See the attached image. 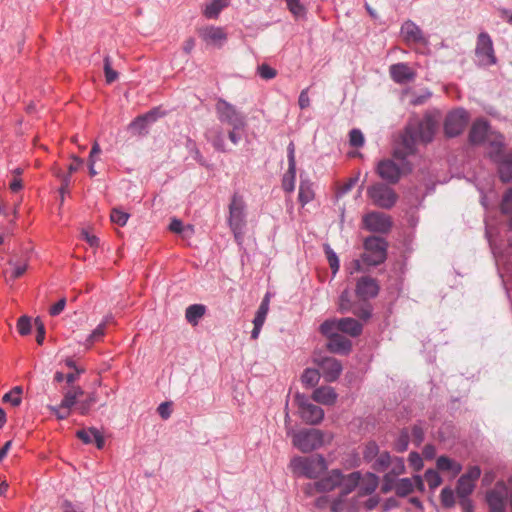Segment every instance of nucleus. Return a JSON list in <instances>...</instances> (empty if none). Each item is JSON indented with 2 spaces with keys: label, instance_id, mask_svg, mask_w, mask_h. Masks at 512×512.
Here are the masks:
<instances>
[{
  "label": "nucleus",
  "instance_id": "nucleus-41",
  "mask_svg": "<svg viewBox=\"0 0 512 512\" xmlns=\"http://www.w3.org/2000/svg\"><path fill=\"white\" fill-rule=\"evenodd\" d=\"M324 253L326 255L329 266L332 270V273L335 275L340 268V261L336 252L330 247L328 243L323 245Z\"/></svg>",
  "mask_w": 512,
  "mask_h": 512
},
{
  "label": "nucleus",
  "instance_id": "nucleus-25",
  "mask_svg": "<svg viewBox=\"0 0 512 512\" xmlns=\"http://www.w3.org/2000/svg\"><path fill=\"white\" fill-rule=\"evenodd\" d=\"M437 470L442 472H451L458 475L462 471V465L447 455H441L436 460Z\"/></svg>",
  "mask_w": 512,
  "mask_h": 512
},
{
  "label": "nucleus",
  "instance_id": "nucleus-37",
  "mask_svg": "<svg viewBox=\"0 0 512 512\" xmlns=\"http://www.w3.org/2000/svg\"><path fill=\"white\" fill-rule=\"evenodd\" d=\"M319 380L320 373L315 368H306L301 375V381L307 388L315 387Z\"/></svg>",
  "mask_w": 512,
  "mask_h": 512
},
{
  "label": "nucleus",
  "instance_id": "nucleus-13",
  "mask_svg": "<svg viewBox=\"0 0 512 512\" xmlns=\"http://www.w3.org/2000/svg\"><path fill=\"white\" fill-rule=\"evenodd\" d=\"M287 159L288 169L282 177L281 186L286 193H292L295 189L297 172L295 159V145L293 141H290V143L287 146Z\"/></svg>",
  "mask_w": 512,
  "mask_h": 512
},
{
  "label": "nucleus",
  "instance_id": "nucleus-22",
  "mask_svg": "<svg viewBox=\"0 0 512 512\" xmlns=\"http://www.w3.org/2000/svg\"><path fill=\"white\" fill-rule=\"evenodd\" d=\"M338 331L351 337H358L363 332V325L360 321L352 317H344L337 320Z\"/></svg>",
  "mask_w": 512,
  "mask_h": 512
},
{
  "label": "nucleus",
  "instance_id": "nucleus-6",
  "mask_svg": "<svg viewBox=\"0 0 512 512\" xmlns=\"http://www.w3.org/2000/svg\"><path fill=\"white\" fill-rule=\"evenodd\" d=\"M294 402L298 408L300 418L306 424L315 426L323 421L324 410L320 406L311 403L304 393L296 392Z\"/></svg>",
  "mask_w": 512,
  "mask_h": 512
},
{
  "label": "nucleus",
  "instance_id": "nucleus-54",
  "mask_svg": "<svg viewBox=\"0 0 512 512\" xmlns=\"http://www.w3.org/2000/svg\"><path fill=\"white\" fill-rule=\"evenodd\" d=\"M289 11L297 18L305 16V7L300 3V0H286Z\"/></svg>",
  "mask_w": 512,
  "mask_h": 512
},
{
  "label": "nucleus",
  "instance_id": "nucleus-9",
  "mask_svg": "<svg viewBox=\"0 0 512 512\" xmlns=\"http://www.w3.org/2000/svg\"><path fill=\"white\" fill-rule=\"evenodd\" d=\"M216 112L220 122L231 125L234 130L243 129L246 125L245 117L237 111L235 106L222 98H219L216 103Z\"/></svg>",
  "mask_w": 512,
  "mask_h": 512
},
{
  "label": "nucleus",
  "instance_id": "nucleus-2",
  "mask_svg": "<svg viewBox=\"0 0 512 512\" xmlns=\"http://www.w3.org/2000/svg\"><path fill=\"white\" fill-rule=\"evenodd\" d=\"M388 241L376 235L367 236L363 241L364 253L361 254L363 264L369 267H377L387 260Z\"/></svg>",
  "mask_w": 512,
  "mask_h": 512
},
{
  "label": "nucleus",
  "instance_id": "nucleus-17",
  "mask_svg": "<svg viewBox=\"0 0 512 512\" xmlns=\"http://www.w3.org/2000/svg\"><path fill=\"white\" fill-rule=\"evenodd\" d=\"M476 55L477 57L487 64H495L496 57L493 49V42L491 37L482 32L478 35L477 43H476Z\"/></svg>",
  "mask_w": 512,
  "mask_h": 512
},
{
  "label": "nucleus",
  "instance_id": "nucleus-62",
  "mask_svg": "<svg viewBox=\"0 0 512 512\" xmlns=\"http://www.w3.org/2000/svg\"><path fill=\"white\" fill-rule=\"evenodd\" d=\"M394 466L389 473H392L393 476L398 477L406 472V466L404 462V458L402 457H394Z\"/></svg>",
  "mask_w": 512,
  "mask_h": 512
},
{
  "label": "nucleus",
  "instance_id": "nucleus-47",
  "mask_svg": "<svg viewBox=\"0 0 512 512\" xmlns=\"http://www.w3.org/2000/svg\"><path fill=\"white\" fill-rule=\"evenodd\" d=\"M109 317H106L105 321L101 322L86 338L87 345H92L95 341L101 339L105 334V326L109 323Z\"/></svg>",
  "mask_w": 512,
  "mask_h": 512
},
{
  "label": "nucleus",
  "instance_id": "nucleus-28",
  "mask_svg": "<svg viewBox=\"0 0 512 512\" xmlns=\"http://www.w3.org/2000/svg\"><path fill=\"white\" fill-rule=\"evenodd\" d=\"M206 306L203 304H192L189 305L185 310L186 321L192 326L198 325L200 319L206 313Z\"/></svg>",
  "mask_w": 512,
  "mask_h": 512
},
{
  "label": "nucleus",
  "instance_id": "nucleus-27",
  "mask_svg": "<svg viewBox=\"0 0 512 512\" xmlns=\"http://www.w3.org/2000/svg\"><path fill=\"white\" fill-rule=\"evenodd\" d=\"M314 191L312 188V182L309 179H303L302 174L300 175V185L298 193V201L302 207L311 202L314 198Z\"/></svg>",
  "mask_w": 512,
  "mask_h": 512
},
{
  "label": "nucleus",
  "instance_id": "nucleus-51",
  "mask_svg": "<svg viewBox=\"0 0 512 512\" xmlns=\"http://www.w3.org/2000/svg\"><path fill=\"white\" fill-rule=\"evenodd\" d=\"M130 217V214L127 212L122 211L119 208H113L111 210L110 219L113 223L123 227L126 225L128 219Z\"/></svg>",
  "mask_w": 512,
  "mask_h": 512
},
{
  "label": "nucleus",
  "instance_id": "nucleus-30",
  "mask_svg": "<svg viewBox=\"0 0 512 512\" xmlns=\"http://www.w3.org/2000/svg\"><path fill=\"white\" fill-rule=\"evenodd\" d=\"M365 479V483L359 489V496L371 495L379 485V477L373 472H367Z\"/></svg>",
  "mask_w": 512,
  "mask_h": 512
},
{
  "label": "nucleus",
  "instance_id": "nucleus-12",
  "mask_svg": "<svg viewBox=\"0 0 512 512\" xmlns=\"http://www.w3.org/2000/svg\"><path fill=\"white\" fill-rule=\"evenodd\" d=\"M314 362L322 370V376L327 383L335 382L342 373V363L334 357L325 356L315 359Z\"/></svg>",
  "mask_w": 512,
  "mask_h": 512
},
{
  "label": "nucleus",
  "instance_id": "nucleus-4",
  "mask_svg": "<svg viewBox=\"0 0 512 512\" xmlns=\"http://www.w3.org/2000/svg\"><path fill=\"white\" fill-rule=\"evenodd\" d=\"M245 202L242 196L233 194L229 204L228 223L236 240H241L246 226Z\"/></svg>",
  "mask_w": 512,
  "mask_h": 512
},
{
  "label": "nucleus",
  "instance_id": "nucleus-10",
  "mask_svg": "<svg viewBox=\"0 0 512 512\" xmlns=\"http://www.w3.org/2000/svg\"><path fill=\"white\" fill-rule=\"evenodd\" d=\"M199 38L207 45L212 47H222L227 39L228 35L223 27L206 25L197 29Z\"/></svg>",
  "mask_w": 512,
  "mask_h": 512
},
{
  "label": "nucleus",
  "instance_id": "nucleus-60",
  "mask_svg": "<svg viewBox=\"0 0 512 512\" xmlns=\"http://www.w3.org/2000/svg\"><path fill=\"white\" fill-rule=\"evenodd\" d=\"M481 476V468L478 465H474L468 468V470L460 476V478H464V480H469L473 483Z\"/></svg>",
  "mask_w": 512,
  "mask_h": 512
},
{
  "label": "nucleus",
  "instance_id": "nucleus-45",
  "mask_svg": "<svg viewBox=\"0 0 512 512\" xmlns=\"http://www.w3.org/2000/svg\"><path fill=\"white\" fill-rule=\"evenodd\" d=\"M98 397L96 392H91L84 400L79 401L78 411L81 415H87L91 407L97 402Z\"/></svg>",
  "mask_w": 512,
  "mask_h": 512
},
{
  "label": "nucleus",
  "instance_id": "nucleus-52",
  "mask_svg": "<svg viewBox=\"0 0 512 512\" xmlns=\"http://www.w3.org/2000/svg\"><path fill=\"white\" fill-rule=\"evenodd\" d=\"M365 143V138L360 129L353 128L349 132V144L352 147L359 148L362 147Z\"/></svg>",
  "mask_w": 512,
  "mask_h": 512
},
{
  "label": "nucleus",
  "instance_id": "nucleus-32",
  "mask_svg": "<svg viewBox=\"0 0 512 512\" xmlns=\"http://www.w3.org/2000/svg\"><path fill=\"white\" fill-rule=\"evenodd\" d=\"M149 124L145 121L142 115L137 116L133 119L127 129L133 134L138 136H146L149 133Z\"/></svg>",
  "mask_w": 512,
  "mask_h": 512
},
{
  "label": "nucleus",
  "instance_id": "nucleus-7",
  "mask_svg": "<svg viewBox=\"0 0 512 512\" xmlns=\"http://www.w3.org/2000/svg\"><path fill=\"white\" fill-rule=\"evenodd\" d=\"M367 196L379 208L389 210L396 204L398 195L387 184L377 182L367 188Z\"/></svg>",
  "mask_w": 512,
  "mask_h": 512
},
{
  "label": "nucleus",
  "instance_id": "nucleus-53",
  "mask_svg": "<svg viewBox=\"0 0 512 512\" xmlns=\"http://www.w3.org/2000/svg\"><path fill=\"white\" fill-rule=\"evenodd\" d=\"M17 330L22 336L29 335L32 330L31 318L27 315L21 316L17 321Z\"/></svg>",
  "mask_w": 512,
  "mask_h": 512
},
{
  "label": "nucleus",
  "instance_id": "nucleus-58",
  "mask_svg": "<svg viewBox=\"0 0 512 512\" xmlns=\"http://www.w3.org/2000/svg\"><path fill=\"white\" fill-rule=\"evenodd\" d=\"M408 462H409V465L416 472L420 471L424 466V462H423L421 455L416 451L410 452V454L408 456Z\"/></svg>",
  "mask_w": 512,
  "mask_h": 512
},
{
  "label": "nucleus",
  "instance_id": "nucleus-38",
  "mask_svg": "<svg viewBox=\"0 0 512 512\" xmlns=\"http://www.w3.org/2000/svg\"><path fill=\"white\" fill-rule=\"evenodd\" d=\"M410 442L409 430L404 427L400 430L399 436L393 443V449L398 453L407 451Z\"/></svg>",
  "mask_w": 512,
  "mask_h": 512
},
{
  "label": "nucleus",
  "instance_id": "nucleus-16",
  "mask_svg": "<svg viewBox=\"0 0 512 512\" xmlns=\"http://www.w3.org/2000/svg\"><path fill=\"white\" fill-rule=\"evenodd\" d=\"M343 479L344 475L342 471L340 469H333L327 476L315 481L314 483H309L307 487H313L319 493H326L340 486Z\"/></svg>",
  "mask_w": 512,
  "mask_h": 512
},
{
  "label": "nucleus",
  "instance_id": "nucleus-29",
  "mask_svg": "<svg viewBox=\"0 0 512 512\" xmlns=\"http://www.w3.org/2000/svg\"><path fill=\"white\" fill-rule=\"evenodd\" d=\"M229 5V0H210L203 10V15L207 19L218 18L221 11Z\"/></svg>",
  "mask_w": 512,
  "mask_h": 512
},
{
  "label": "nucleus",
  "instance_id": "nucleus-19",
  "mask_svg": "<svg viewBox=\"0 0 512 512\" xmlns=\"http://www.w3.org/2000/svg\"><path fill=\"white\" fill-rule=\"evenodd\" d=\"M326 348L329 352L347 356L352 351V342L342 334H333L329 336Z\"/></svg>",
  "mask_w": 512,
  "mask_h": 512
},
{
  "label": "nucleus",
  "instance_id": "nucleus-61",
  "mask_svg": "<svg viewBox=\"0 0 512 512\" xmlns=\"http://www.w3.org/2000/svg\"><path fill=\"white\" fill-rule=\"evenodd\" d=\"M34 324L36 327V342L38 345H42L44 343L46 334L45 325L39 317L35 318Z\"/></svg>",
  "mask_w": 512,
  "mask_h": 512
},
{
  "label": "nucleus",
  "instance_id": "nucleus-48",
  "mask_svg": "<svg viewBox=\"0 0 512 512\" xmlns=\"http://www.w3.org/2000/svg\"><path fill=\"white\" fill-rule=\"evenodd\" d=\"M337 320L338 319H327L320 325L319 331L327 339H329L330 335L339 334L338 332H335V330L338 331Z\"/></svg>",
  "mask_w": 512,
  "mask_h": 512
},
{
  "label": "nucleus",
  "instance_id": "nucleus-26",
  "mask_svg": "<svg viewBox=\"0 0 512 512\" xmlns=\"http://www.w3.org/2000/svg\"><path fill=\"white\" fill-rule=\"evenodd\" d=\"M436 132V123L431 116H427L419 127V136L422 142L431 143Z\"/></svg>",
  "mask_w": 512,
  "mask_h": 512
},
{
  "label": "nucleus",
  "instance_id": "nucleus-34",
  "mask_svg": "<svg viewBox=\"0 0 512 512\" xmlns=\"http://www.w3.org/2000/svg\"><path fill=\"white\" fill-rule=\"evenodd\" d=\"M354 306L351 291L349 288H345L339 296L338 311L342 314L349 313L353 311Z\"/></svg>",
  "mask_w": 512,
  "mask_h": 512
},
{
  "label": "nucleus",
  "instance_id": "nucleus-15",
  "mask_svg": "<svg viewBox=\"0 0 512 512\" xmlns=\"http://www.w3.org/2000/svg\"><path fill=\"white\" fill-rule=\"evenodd\" d=\"M377 174L388 184H396L402 176L400 165L391 159L380 160L377 164Z\"/></svg>",
  "mask_w": 512,
  "mask_h": 512
},
{
  "label": "nucleus",
  "instance_id": "nucleus-21",
  "mask_svg": "<svg viewBox=\"0 0 512 512\" xmlns=\"http://www.w3.org/2000/svg\"><path fill=\"white\" fill-rule=\"evenodd\" d=\"M338 394L331 386H320L314 389L311 398L316 403L331 406L337 401Z\"/></svg>",
  "mask_w": 512,
  "mask_h": 512
},
{
  "label": "nucleus",
  "instance_id": "nucleus-3",
  "mask_svg": "<svg viewBox=\"0 0 512 512\" xmlns=\"http://www.w3.org/2000/svg\"><path fill=\"white\" fill-rule=\"evenodd\" d=\"M292 437L293 446L302 453H310L324 445V432L316 428H303L287 432Z\"/></svg>",
  "mask_w": 512,
  "mask_h": 512
},
{
  "label": "nucleus",
  "instance_id": "nucleus-35",
  "mask_svg": "<svg viewBox=\"0 0 512 512\" xmlns=\"http://www.w3.org/2000/svg\"><path fill=\"white\" fill-rule=\"evenodd\" d=\"M476 487V483H473L469 480H464V478H458L456 482L455 492L458 498H467L473 493Z\"/></svg>",
  "mask_w": 512,
  "mask_h": 512
},
{
  "label": "nucleus",
  "instance_id": "nucleus-18",
  "mask_svg": "<svg viewBox=\"0 0 512 512\" xmlns=\"http://www.w3.org/2000/svg\"><path fill=\"white\" fill-rule=\"evenodd\" d=\"M496 167V173L503 184L512 182V149L490 161Z\"/></svg>",
  "mask_w": 512,
  "mask_h": 512
},
{
  "label": "nucleus",
  "instance_id": "nucleus-8",
  "mask_svg": "<svg viewBox=\"0 0 512 512\" xmlns=\"http://www.w3.org/2000/svg\"><path fill=\"white\" fill-rule=\"evenodd\" d=\"M362 225L371 233L388 234L393 227V221L391 216L383 212L370 211L362 217Z\"/></svg>",
  "mask_w": 512,
  "mask_h": 512
},
{
  "label": "nucleus",
  "instance_id": "nucleus-46",
  "mask_svg": "<svg viewBox=\"0 0 512 512\" xmlns=\"http://www.w3.org/2000/svg\"><path fill=\"white\" fill-rule=\"evenodd\" d=\"M424 424H425V422L423 420H418L412 426L411 433H412V437H413V442L416 447H419L425 439V432H424V428H423Z\"/></svg>",
  "mask_w": 512,
  "mask_h": 512
},
{
  "label": "nucleus",
  "instance_id": "nucleus-40",
  "mask_svg": "<svg viewBox=\"0 0 512 512\" xmlns=\"http://www.w3.org/2000/svg\"><path fill=\"white\" fill-rule=\"evenodd\" d=\"M455 494L456 492L450 486L442 488L440 493L441 505L446 509L453 508L456 504Z\"/></svg>",
  "mask_w": 512,
  "mask_h": 512
},
{
  "label": "nucleus",
  "instance_id": "nucleus-23",
  "mask_svg": "<svg viewBox=\"0 0 512 512\" xmlns=\"http://www.w3.org/2000/svg\"><path fill=\"white\" fill-rule=\"evenodd\" d=\"M485 500L489 512H506L505 496L496 488L487 491Z\"/></svg>",
  "mask_w": 512,
  "mask_h": 512
},
{
  "label": "nucleus",
  "instance_id": "nucleus-39",
  "mask_svg": "<svg viewBox=\"0 0 512 512\" xmlns=\"http://www.w3.org/2000/svg\"><path fill=\"white\" fill-rule=\"evenodd\" d=\"M270 293H266L258 307L253 323L264 324L267 313L269 311Z\"/></svg>",
  "mask_w": 512,
  "mask_h": 512
},
{
  "label": "nucleus",
  "instance_id": "nucleus-50",
  "mask_svg": "<svg viewBox=\"0 0 512 512\" xmlns=\"http://www.w3.org/2000/svg\"><path fill=\"white\" fill-rule=\"evenodd\" d=\"M500 211L503 215H512V186L507 189L502 197Z\"/></svg>",
  "mask_w": 512,
  "mask_h": 512
},
{
  "label": "nucleus",
  "instance_id": "nucleus-36",
  "mask_svg": "<svg viewBox=\"0 0 512 512\" xmlns=\"http://www.w3.org/2000/svg\"><path fill=\"white\" fill-rule=\"evenodd\" d=\"M414 492V485L411 478H398L396 486V496L400 498L408 497Z\"/></svg>",
  "mask_w": 512,
  "mask_h": 512
},
{
  "label": "nucleus",
  "instance_id": "nucleus-55",
  "mask_svg": "<svg viewBox=\"0 0 512 512\" xmlns=\"http://www.w3.org/2000/svg\"><path fill=\"white\" fill-rule=\"evenodd\" d=\"M166 115V112L161 109L160 106L154 107L150 109L148 112L142 114V116L145 118V121L148 122L149 125L156 122L159 118Z\"/></svg>",
  "mask_w": 512,
  "mask_h": 512
},
{
  "label": "nucleus",
  "instance_id": "nucleus-5",
  "mask_svg": "<svg viewBox=\"0 0 512 512\" xmlns=\"http://www.w3.org/2000/svg\"><path fill=\"white\" fill-rule=\"evenodd\" d=\"M469 120L470 115L463 107L449 111L443 123L445 137L451 139L460 136L467 127Z\"/></svg>",
  "mask_w": 512,
  "mask_h": 512
},
{
  "label": "nucleus",
  "instance_id": "nucleus-1",
  "mask_svg": "<svg viewBox=\"0 0 512 512\" xmlns=\"http://www.w3.org/2000/svg\"><path fill=\"white\" fill-rule=\"evenodd\" d=\"M289 468L296 477L317 479L328 469V464L322 454H313L308 457L294 456L290 460Z\"/></svg>",
  "mask_w": 512,
  "mask_h": 512
},
{
  "label": "nucleus",
  "instance_id": "nucleus-59",
  "mask_svg": "<svg viewBox=\"0 0 512 512\" xmlns=\"http://www.w3.org/2000/svg\"><path fill=\"white\" fill-rule=\"evenodd\" d=\"M256 74L262 79L270 80L276 77L277 70L273 66H257Z\"/></svg>",
  "mask_w": 512,
  "mask_h": 512
},
{
  "label": "nucleus",
  "instance_id": "nucleus-64",
  "mask_svg": "<svg viewBox=\"0 0 512 512\" xmlns=\"http://www.w3.org/2000/svg\"><path fill=\"white\" fill-rule=\"evenodd\" d=\"M79 401L75 398V394H72L69 390L64 394L63 399L60 403V408L70 410L73 406H78Z\"/></svg>",
  "mask_w": 512,
  "mask_h": 512
},
{
  "label": "nucleus",
  "instance_id": "nucleus-33",
  "mask_svg": "<svg viewBox=\"0 0 512 512\" xmlns=\"http://www.w3.org/2000/svg\"><path fill=\"white\" fill-rule=\"evenodd\" d=\"M361 478H362V474L360 471H354V472L350 473L346 477V482H345L342 490L340 491L339 495L341 497L345 498L348 494L353 492L356 489V487H358Z\"/></svg>",
  "mask_w": 512,
  "mask_h": 512
},
{
  "label": "nucleus",
  "instance_id": "nucleus-44",
  "mask_svg": "<svg viewBox=\"0 0 512 512\" xmlns=\"http://www.w3.org/2000/svg\"><path fill=\"white\" fill-rule=\"evenodd\" d=\"M379 454V446L375 440H369L363 450V460L366 463L373 461Z\"/></svg>",
  "mask_w": 512,
  "mask_h": 512
},
{
  "label": "nucleus",
  "instance_id": "nucleus-31",
  "mask_svg": "<svg viewBox=\"0 0 512 512\" xmlns=\"http://www.w3.org/2000/svg\"><path fill=\"white\" fill-rule=\"evenodd\" d=\"M488 151L486 152V158L491 161L503 154L509 152L510 148H507L506 142L498 141H487Z\"/></svg>",
  "mask_w": 512,
  "mask_h": 512
},
{
  "label": "nucleus",
  "instance_id": "nucleus-49",
  "mask_svg": "<svg viewBox=\"0 0 512 512\" xmlns=\"http://www.w3.org/2000/svg\"><path fill=\"white\" fill-rule=\"evenodd\" d=\"M398 478L393 476L392 473H386L382 479L381 492L387 494L392 490L396 491Z\"/></svg>",
  "mask_w": 512,
  "mask_h": 512
},
{
  "label": "nucleus",
  "instance_id": "nucleus-20",
  "mask_svg": "<svg viewBox=\"0 0 512 512\" xmlns=\"http://www.w3.org/2000/svg\"><path fill=\"white\" fill-rule=\"evenodd\" d=\"M401 35L408 44H426L422 30L412 21H406L401 27Z\"/></svg>",
  "mask_w": 512,
  "mask_h": 512
},
{
  "label": "nucleus",
  "instance_id": "nucleus-24",
  "mask_svg": "<svg viewBox=\"0 0 512 512\" xmlns=\"http://www.w3.org/2000/svg\"><path fill=\"white\" fill-rule=\"evenodd\" d=\"M390 74L398 84H407L416 77L410 66H390Z\"/></svg>",
  "mask_w": 512,
  "mask_h": 512
},
{
  "label": "nucleus",
  "instance_id": "nucleus-56",
  "mask_svg": "<svg viewBox=\"0 0 512 512\" xmlns=\"http://www.w3.org/2000/svg\"><path fill=\"white\" fill-rule=\"evenodd\" d=\"M187 147L190 149L191 153L193 154V159L200 164L201 166L208 167V164L206 162V159L201 154L200 150L197 148L196 143L192 141L191 139H188L187 141Z\"/></svg>",
  "mask_w": 512,
  "mask_h": 512
},
{
  "label": "nucleus",
  "instance_id": "nucleus-42",
  "mask_svg": "<svg viewBox=\"0 0 512 512\" xmlns=\"http://www.w3.org/2000/svg\"><path fill=\"white\" fill-rule=\"evenodd\" d=\"M392 457L388 451H383L372 464V469L377 472H383L390 466Z\"/></svg>",
  "mask_w": 512,
  "mask_h": 512
},
{
  "label": "nucleus",
  "instance_id": "nucleus-57",
  "mask_svg": "<svg viewBox=\"0 0 512 512\" xmlns=\"http://www.w3.org/2000/svg\"><path fill=\"white\" fill-rule=\"evenodd\" d=\"M352 313L360 319L367 321L372 317V306L367 303L360 308H354Z\"/></svg>",
  "mask_w": 512,
  "mask_h": 512
},
{
  "label": "nucleus",
  "instance_id": "nucleus-14",
  "mask_svg": "<svg viewBox=\"0 0 512 512\" xmlns=\"http://www.w3.org/2000/svg\"><path fill=\"white\" fill-rule=\"evenodd\" d=\"M380 285L377 279L370 276H362L356 282L355 294L363 302L377 297Z\"/></svg>",
  "mask_w": 512,
  "mask_h": 512
},
{
  "label": "nucleus",
  "instance_id": "nucleus-43",
  "mask_svg": "<svg viewBox=\"0 0 512 512\" xmlns=\"http://www.w3.org/2000/svg\"><path fill=\"white\" fill-rule=\"evenodd\" d=\"M424 478L426 479L428 486L431 490H435L443 482V479L439 472L433 468H428L425 471Z\"/></svg>",
  "mask_w": 512,
  "mask_h": 512
},
{
  "label": "nucleus",
  "instance_id": "nucleus-11",
  "mask_svg": "<svg viewBox=\"0 0 512 512\" xmlns=\"http://www.w3.org/2000/svg\"><path fill=\"white\" fill-rule=\"evenodd\" d=\"M491 130L490 122L484 117L476 118L468 133V142L472 146H481L487 141Z\"/></svg>",
  "mask_w": 512,
  "mask_h": 512
},
{
  "label": "nucleus",
  "instance_id": "nucleus-63",
  "mask_svg": "<svg viewBox=\"0 0 512 512\" xmlns=\"http://www.w3.org/2000/svg\"><path fill=\"white\" fill-rule=\"evenodd\" d=\"M213 147L219 152H226L225 139L221 130H217L211 140Z\"/></svg>",
  "mask_w": 512,
  "mask_h": 512
}]
</instances>
